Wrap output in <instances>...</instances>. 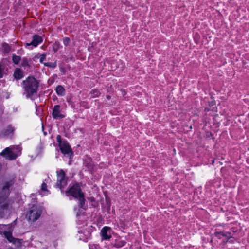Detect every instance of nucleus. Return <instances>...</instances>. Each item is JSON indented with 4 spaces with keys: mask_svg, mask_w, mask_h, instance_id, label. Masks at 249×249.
Returning <instances> with one entry per match:
<instances>
[{
    "mask_svg": "<svg viewBox=\"0 0 249 249\" xmlns=\"http://www.w3.org/2000/svg\"><path fill=\"white\" fill-rule=\"evenodd\" d=\"M14 184L12 180L6 182L2 187L1 193L4 196H0V218L3 217V215L8 211L10 202L7 198V196L9 193V188Z\"/></svg>",
    "mask_w": 249,
    "mask_h": 249,
    "instance_id": "f257e3e1",
    "label": "nucleus"
},
{
    "mask_svg": "<svg viewBox=\"0 0 249 249\" xmlns=\"http://www.w3.org/2000/svg\"><path fill=\"white\" fill-rule=\"evenodd\" d=\"M22 87L24 89V94L29 98L36 93L38 83L34 77H28L23 81Z\"/></svg>",
    "mask_w": 249,
    "mask_h": 249,
    "instance_id": "f03ea898",
    "label": "nucleus"
},
{
    "mask_svg": "<svg viewBox=\"0 0 249 249\" xmlns=\"http://www.w3.org/2000/svg\"><path fill=\"white\" fill-rule=\"evenodd\" d=\"M16 224L15 221L13 223L8 225H0V233H3L5 237L10 242L17 245L21 244V242L19 239L15 238L12 235V231L13 229L14 226Z\"/></svg>",
    "mask_w": 249,
    "mask_h": 249,
    "instance_id": "7ed1b4c3",
    "label": "nucleus"
},
{
    "mask_svg": "<svg viewBox=\"0 0 249 249\" xmlns=\"http://www.w3.org/2000/svg\"><path fill=\"white\" fill-rule=\"evenodd\" d=\"M42 212V208L37 204L29 205L27 212L26 217L29 221L35 222L40 216Z\"/></svg>",
    "mask_w": 249,
    "mask_h": 249,
    "instance_id": "20e7f679",
    "label": "nucleus"
},
{
    "mask_svg": "<svg viewBox=\"0 0 249 249\" xmlns=\"http://www.w3.org/2000/svg\"><path fill=\"white\" fill-rule=\"evenodd\" d=\"M67 196L71 195L75 198L78 199L79 205L81 208L83 207L85 203L84 194L81 192L79 185L77 184L73 185L71 188L66 191Z\"/></svg>",
    "mask_w": 249,
    "mask_h": 249,
    "instance_id": "39448f33",
    "label": "nucleus"
},
{
    "mask_svg": "<svg viewBox=\"0 0 249 249\" xmlns=\"http://www.w3.org/2000/svg\"><path fill=\"white\" fill-rule=\"evenodd\" d=\"M20 148L18 146L7 147L1 153V155L9 160L15 159L20 155Z\"/></svg>",
    "mask_w": 249,
    "mask_h": 249,
    "instance_id": "423d86ee",
    "label": "nucleus"
},
{
    "mask_svg": "<svg viewBox=\"0 0 249 249\" xmlns=\"http://www.w3.org/2000/svg\"><path fill=\"white\" fill-rule=\"evenodd\" d=\"M59 146L62 153L67 157H71L72 152L69 143L65 141L60 142Z\"/></svg>",
    "mask_w": 249,
    "mask_h": 249,
    "instance_id": "0eeeda50",
    "label": "nucleus"
},
{
    "mask_svg": "<svg viewBox=\"0 0 249 249\" xmlns=\"http://www.w3.org/2000/svg\"><path fill=\"white\" fill-rule=\"evenodd\" d=\"M67 184L65 174L63 170H60L57 174V185L60 188L64 187Z\"/></svg>",
    "mask_w": 249,
    "mask_h": 249,
    "instance_id": "6e6552de",
    "label": "nucleus"
},
{
    "mask_svg": "<svg viewBox=\"0 0 249 249\" xmlns=\"http://www.w3.org/2000/svg\"><path fill=\"white\" fill-rule=\"evenodd\" d=\"M101 234L104 239L109 240L111 237V228L107 226L104 227L101 230Z\"/></svg>",
    "mask_w": 249,
    "mask_h": 249,
    "instance_id": "1a4fd4ad",
    "label": "nucleus"
},
{
    "mask_svg": "<svg viewBox=\"0 0 249 249\" xmlns=\"http://www.w3.org/2000/svg\"><path fill=\"white\" fill-rule=\"evenodd\" d=\"M52 116L55 119H59L64 118L65 116L62 114L60 111L59 105H55L53 110Z\"/></svg>",
    "mask_w": 249,
    "mask_h": 249,
    "instance_id": "9d476101",
    "label": "nucleus"
},
{
    "mask_svg": "<svg viewBox=\"0 0 249 249\" xmlns=\"http://www.w3.org/2000/svg\"><path fill=\"white\" fill-rule=\"evenodd\" d=\"M83 233L84 234V236H83L80 233V231H78V237L79 239L80 240H82L83 241H87L88 239H89L91 236V232L89 230L87 229L86 228L83 229L82 230Z\"/></svg>",
    "mask_w": 249,
    "mask_h": 249,
    "instance_id": "9b49d317",
    "label": "nucleus"
},
{
    "mask_svg": "<svg viewBox=\"0 0 249 249\" xmlns=\"http://www.w3.org/2000/svg\"><path fill=\"white\" fill-rule=\"evenodd\" d=\"M42 41L41 36L38 35H35L33 37V40L30 43H26V46L32 45L36 47L39 43Z\"/></svg>",
    "mask_w": 249,
    "mask_h": 249,
    "instance_id": "f8f14e48",
    "label": "nucleus"
},
{
    "mask_svg": "<svg viewBox=\"0 0 249 249\" xmlns=\"http://www.w3.org/2000/svg\"><path fill=\"white\" fill-rule=\"evenodd\" d=\"M14 131V128L11 125L8 126L4 130L3 134L5 136H11Z\"/></svg>",
    "mask_w": 249,
    "mask_h": 249,
    "instance_id": "ddd939ff",
    "label": "nucleus"
},
{
    "mask_svg": "<svg viewBox=\"0 0 249 249\" xmlns=\"http://www.w3.org/2000/svg\"><path fill=\"white\" fill-rule=\"evenodd\" d=\"M14 75L16 79H19L23 77V73L20 69H17L14 72Z\"/></svg>",
    "mask_w": 249,
    "mask_h": 249,
    "instance_id": "4468645a",
    "label": "nucleus"
},
{
    "mask_svg": "<svg viewBox=\"0 0 249 249\" xmlns=\"http://www.w3.org/2000/svg\"><path fill=\"white\" fill-rule=\"evenodd\" d=\"M56 91L58 95L63 96L65 94V90L61 86H58L56 88Z\"/></svg>",
    "mask_w": 249,
    "mask_h": 249,
    "instance_id": "2eb2a0df",
    "label": "nucleus"
},
{
    "mask_svg": "<svg viewBox=\"0 0 249 249\" xmlns=\"http://www.w3.org/2000/svg\"><path fill=\"white\" fill-rule=\"evenodd\" d=\"M20 59L21 58L20 56L16 55H13L12 60L14 64H18L19 63Z\"/></svg>",
    "mask_w": 249,
    "mask_h": 249,
    "instance_id": "dca6fc26",
    "label": "nucleus"
},
{
    "mask_svg": "<svg viewBox=\"0 0 249 249\" xmlns=\"http://www.w3.org/2000/svg\"><path fill=\"white\" fill-rule=\"evenodd\" d=\"M90 94H91V96L93 98H94V97H98L100 93L97 90L94 89V90H92L90 92Z\"/></svg>",
    "mask_w": 249,
    "mask_h": 249,
    "instance_id": "f3484780",
    "label": "nucleus"
},
{
    "mask_svg": "<svg viewBox=\"0 0 249 249\" xmlns=\"http://www.w3.org/2000/svg\"><path fill=\"white\" fill-rule=\"evenodd\" d=\"M41 190L42 191L44 192L43 195H46L47 193L48 192V191L47 190V185L45 182H43L41 185Z\"/></svg>",
    "mask_w": 249,
    "mask_h": 249,
    "instance_id": "a211bd4d",
    "label": "nucleus"
},
{
    "mask_svg": "<svg viewBox=\"0 0 249 249\" xmlns=\"http://www.w3.org/2000/svg\"><path fill=\"white\" fill-rule=\"evenodd\" d=\"M46 55L44 53L42 54L39 55L37 57L39 58V61L40 63H43V62L46 59Z\"/></svg>",
    "mask_w": 249,
    "mask_h": 249,
    "instance_id": "6ab92c4d",
    "label": "nucleus"
},
{
    "mask_svg": "<svg viewBox=\"0 0 249 249\" xmlns=\"http://www.w3.org/2000/svg\"><path fill=\"white\" fill-rule=\"evenodd\" d=\"M44 65L51 68H55L56 66L55 63L47 62L44 63Z\"/></svg>",
    "mask_w": 249,
    "mask_h": 249,
    "instance_id": "aec40b11",
    "label": "nucleus"
},
{
    "mask_svg": "<svg viewBox=\"0 0 249 249\" xmlns=\"http://www.w3.org/2000/svg\"><path fill=\"white\" fill-rule=\"evenodd\" d=\"M3 47L4 48V50L5 53H8L10 51V47L8 44H3Z\"/></svg>",
    "mask_w": 249,
    "mask_h": 249,
    "instance_id": "412c9836",
    "label": "nucleus"
},
{
    "mask_svg": "<svg viewBox=\"0 0 249 249\" xmlns=\"http://www.w3.org/2000/svg\"><path fill=\"white\" fill-rule=\"evenodd\" d=\"M70 41V39L68 37H66L63 39V43L65 46L68 45L69 44Z\"/></svg>",
    "mask_w": 249,
    "mask_h": 249,
    "instance_id": "4be33fe9",
    "label": "nucleus"
},
{
    "mask_svg": "<svg viewBox=\"0 0 249 249\" xmlns=\"http://www.w3.org/2000/svg\"><path fill=\"white\" fill-rule=\"evenodd\" d=\"M22 64V66H28L29 65H28V63L27 59L23 58L22 59V64Z\"/></svg>",
    "mask_w": 249,
    "mask_h": 249,
    "instance_id": "5701e85b",
    "label": "nucleus"
},
{
    "mask_svg": "<svg viewBox=\"0 0 249 249\" xmlns=\"http://www.w3.org/2000/svg\"><path fill=\"white\" fill-rule=\"evenodd\" d=\"M60 139H61V136L60 135H57V140L59 142H60Z\"/></svg>",
    "mask_w": 249,
    "mask_h": 249,
    "instance_id": "b1692460",
    "label": "nucleus"
},
{
    "mask_svg": "<svg viewBox=\"0 0 249 249\" xmlns=\"http://www.w3.org/2000/svg\"><path fill=\"white\" fill-rule=\"evenodd\" d=\"M1 65H0V78L2 77V74L1 72Z\"/></svg>",
    "mask_w": 249,
    "mask_h": 249,
    "instance_id": "393cba45",
    "label": "nucleus"
},
{
    "mask_svg": "<svg viewBox=\"0 0 249 249\" xmlns=\"http://www.w3.org/2000/svg\"><path fill=\"white\" fill-rule=\"evenodd\" d=\"M80 231V233H81V234L82 235L84 236V233H83L82 230H80V231Z\"/></svg>",
    "mask_w": 249,
    "mask_h": 249,
    "instance_id": "a878e982",
    "label": "nucleus"
}]
</instances>
